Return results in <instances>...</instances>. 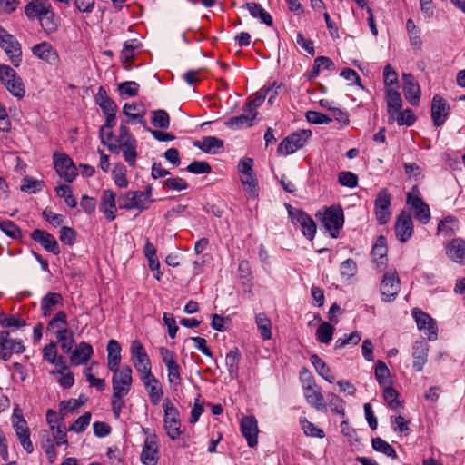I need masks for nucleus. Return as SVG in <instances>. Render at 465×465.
I'll list each match as a JSON object with an SVG mask.
<instances>
[{
  "label": "nucleus",
  "instance_id": "nucleus-62",
  "mask_svg": "<svg viewBox=\"0 0 465 465\" xmlns=\"http://www.w3.org/2000/svg\"><path fill=\"white\" fill-rule=\"evenodd\" d=\"M146 390L148 391V395L152 404L157 405L163 395V391L159 381H157L156 383H153L149 387H146Z\"/></svg>",
  "mask_w": 465,
  "mask_h": 465
},
{
  "label": "nucleus",
  "instance_id": "nucleus-61",
  "mask_svg": "<svg viewBox=\"0 0 465 465\" xmlns=\"http://www.w3.org/2000/svg\"><path fill=\"white\" fill-rule=\"evenodd\" d=\"M406 28L410 36L411 45L414 47H420L421 41L419 35V30L411 18L407 20Z\"/></svg>",
  "mask_w": 465,
  "mask_h": 465
},
{
  "label": "nucleus",
  "instance_id": "nucleus-7",
  "mask_svg": "<svg viewBox=\"0 0 465 465\" xmlns=\"http://www.w3.org/2000/svg\"><path fill=\"white\" fill-rule=\"evenodd\" d=\"M322 222L331 236L337 238L344 223L342 209L335 206L328 208L322 215Z\"/></svg>",
  "mask_w": 465,
  "mask_h": 465
},
{
  "label": "nucleus",
  "instance_id": "nucleus-60",
  "mask_svg": "<svg viewBox=\"0 0 465 465\" xmlns=\"http://www.w3.org/2000/svg\"><path fill=\"white\" fill-rule=\"evenodd\" d=\"M361 339V333L359 331H353L351 334L345 336L344 338H339L335 342L334 348L338 350L349 344L356 345L360 342Z\"/></svg>",
  "mask_w": 465,
  "mask_h": 465
},
{
  "label": "nucleus",
  "instance_id": "nucleus-6",
  "mask_svg": "<svg viewBox=\"0 0 465 465\" xmlns=\"http://www.w3.org/2000/svg\"><path fill=\"white\" fill-rule=\"evenodd\" d=\"M159 353L167 369L168 382L174 390H176L182 381L181 368L177 363L176 356L173 351L165 347H161L159 349Z\"/></svg>",
  "mask_w": 465,
  "mask_h": 465
},
{
  "label": "nucleus",
  "instance_id": "nucleus-20",
  "mask_svg": "<svg viewBox=\"0 0 465 465\" xmlns=\"http://www.w3.org/2000/svg\"><path fill=\"white\" fill-rule=\"evenodd\" d=\"M31 239L38 242L45 251L54 255L60 253V248L56 239L49 232L35 229L31 234Z\"/></svg>",
  "mask_w": 465,
  "mask_h": 465
},
{
  "label": "nucleus",
  "instance_id": "nucleus-37",
  "mask_svg": "<svg viewBox=\"0 0 465 465\" xmlns=\"http://www.w3.org/2000/svg\"><path fill=\"white\" fill-rule=\"evenodd\" d=\"M95 103L99 105L103 114L116 111V104L108 96L106 90L100 86L95 95Z\"/></svg>",
  "mask_w": 465,
  "mask_h": 465
},
{
  "label": "nucleus",
  "instance_id": "nucleus-57",
  "mask_svg": "<svg viewBox=\"0 0 465 465\" xmlns=\"http://www.w3.org/2000/svg\"><path fill=\"white\" fill-rule=\"evenodd\" d=\"M91 420V412H85L82 416L76 419V420L70 425L68 428L69 431H74L76 433L83 432L87 426L89 425Z\"/></svg>",
  "mask_w": 465,
  "mask_h": 465
},
{
  "label": "nucleus",
  "instance_id": "nucleus-56",
  "mask_svg": "<svg viewBox=\"0 0 465 465\" xmlns=\"http://www.w3.org/2000/svg\"><path fill=\"white\" fill-rule=\"evenodd\" d=\"M50 430L52 432V437L57 446L67 445V436L64 430V428L61 424L57 425H50Z\"/></svg>",
  "mask_w": 465,
  "mask_h": 465
},
{
  "label": "nucleus",
  "instance_id": "nucleus-51",
  "mask_svg": "<svg viewBox=\"0 0 465 465\" xmlns=\"http://www.w3.org/2000/svg\"><path fill=\"white\" fill-rule=\"evenodd\" d=\"M57 196L64 198L65 203L71 208L77 205L76 198L73 195L72 188L66 184L59 185L55 188Z\"/></svg>",
  "mask_w": 465,
  "mask_h": 465
},
{
  "label": "nucleus",
  "instance_id": "nucleus-64",
  "mask_svg": "<svg viewBox=\"0 0 465 465\" xmlns=\"http://www.w3.org/2000/svg\"><path fill=\"white\" fill-rule=\"evenodd\" d=\"M118 90L121 95L133 97L138 94L139 84L134 81L123 82L118 85Z\"/></svg>",
  "mask_w": 465,
  "mask_h": 465
},
{
  "label": "nucleus",
  "instance_id": "nucleus-39",
  "mask_svg": "<svg viewBox=\"0 0 465 465\" xmlns=\"http://www.w3.org/2000/svg\"><path fill=\"white\" fill-rule=\"evenodd\" d=\"M388 252L387 248V240L386 237L383 235H380L375 244L371 250V256L375 262H379V260L381 263H383V259L386 258Z\"/></svg>",
  "mask_w": 465,
  "mask_h": 465
},
{
  "label": "nucleus",
  "instance_id": "nucleus-55",
  "mask_svg": "<svg viewBox=\"0 0 465 465\" xmlns=\"http://www.w3.org/2000/svg\"><path fill=\"white\" fill-rule=\"evenodd\" d=\"M123 149V155L124 160L131 165H135V160L137 157V142L130 143H124V145H120Z\"/></svg>",
  "mask_w": 465,
  "mask_h": 465
},
{
  "label": "nucleus",
  "instance_id": "nucleus-18",
  "mask_svg": "<svg viewBox=\"0 0 465 465\" xmlns=\"http://www.w3.org/2000/svg\"><path fill=\"white\" fill-rule=\"evenodd\" d=\"M8 331H0V357L7 361L13 353H22L25 351L20 341L9 338Z\"/></svg>",
  "mask_w": 465,
  "mask_h": 465
},
{
  "label": "nucleus",
  "instance_id": "nucleus-14",
  "mask_svg": "<svg viewBox=\"0 0 465 465\" xmlns=\"http://www.w3.org/2000/svg\"><path fill=\"white\" fill-rule=\"evenodd\" d=\"M413 223L409 213L402 211L396 219L395 234L401 242H406L412 235Z\"/></svg>",
  "mask_w": 465,
  "mask_h": 465
},
{
  "label": "nucleus",
  "instance_id": "nucleus-44",
  "mask_svg": "<svg viewBox=\"0 0 465 465\" xmlns=\"http://www.w3.org/2000/svg\"><path fill=\"white\" fill-rule=\"evenodd\" d=\"M240 180L250 196H258V181L254 173L240 175Z\"/></svg>",
  "mask_w": 465,
  "mask_h": 465
},
{
  "label": "nucleus",
  "instance_id": "nucleus-11",
  "mask_svg": "<svg viewBox=\"0 0 465 465\" xmlns=\"http://www.w3.org/2000/svg\"><path fill=\"white\" fill-rule=\"evenodd\" d=\"M112 378L113 392L128 394L133 382L132 369L129 366L116 368Z\"/></svg>",
  "mask_w": 465,
  "mask_h": 465
},
{
  "label": "nucleus",
  "instance_id": "nucleus-5",
  "mask_svg": "<svg viewBox=\"0 0 465 465\" xmlns=\"http://www.w3.org/2000/svg\"><path fill=\"white\" fill-rule=\"evenodd\" d=\"M164 411V428L171 440H176L182 433L180 427L179 411L169 398L164 399L163 403Z\"/></svg>",
  "mask_w": 465,
  "mask_h": 465
},
{
  "label": "nucleus",
  "instance_id": "nucleus-48",
  "mask_svg": "<svg viewBox=\"0 0 465 465\" xmlns=\"http://www.w3.org/2000/svg\"><path fill=\"white\" fill-rule=\"evenodd\" d=\"M0 230L12 239H20L22 232L20 228L10 220H0Z\"/></svg>",
  "mask_w": 465,
  "mask_h": 465
},
{
  "label": "nucleus",
  "instance_id": "nucleus-15",
  "mask_svg": "<svg viewBox=\"0 0 465 465\" xmlns=\"http://www.w3.org/2000/svg\"><path fill=\"white\" fill-rule=\"evenodd\" d=\"M444 251L446 256L460 265H465V240L462 238H454L449 241L445 246Z\"/></svg>",
  "mask_w": 465,
  "mask_h": 465
},
{
  "label": "nucleus",
  "instance_id": "nucleus-40",
  "mask_svg": "<svg viewBox=\"0 0 465 465\" xmlns=\"http://www.w3.org/2000/svg\"><path fill=\"white\" fill-rule=\"evenodd\" d=\"M255 322L260 334L263 340L272 338V322L265 313H258L255 316Z\"/></svg>",
  "mask_w": 465,
  "mask_h": 465
},
{
  "label": "nucleus",
  "instance_id": "nucleus-58",
  "mask_svg": "<svg viewBox=\"0 0 465 465\" xmlns=\"http://www.w3.org/2000/svg\"><path fill=\"white\" fill-rule=\"evenodd\" d=\"M306 119L309 123L315 124H328L332 121V118L327 114L312 110L306 113Z\"/></svg>",
  "mask_w": 465,
  "mask_h": 465
},
{
  "label": "nucleus",
  "instance_id": "nucleus-34",
  "mask_svg": "<svg viewBox=\"0 0 465 465\" xmlns=\"http://www.w3.org/2000/svg\"><path fill=\"white\" fill-rule=\"evenodd\" d=\"M241 353L238 348L234 347L226 354L225 364L231 379L238 377L239 363Z\"/></svg>",
  "mask_w": 465,
  "mask_h": 465
},
{
  "label": "nucleus",
  "instance_id": "nucleus-33",
  "mask_svg": "<svg viewBox=\"0 0 465 465\" xmlns=\"http://www.w3.org/2000/svg\"><path fill=\"white\" fill-rule=\"evenodd\" d=\"M50 7L48 0H32L25 5V13L29 19L39 18Z\"/></svg>",
  "mask_w": 465,
  "mask_h": 465
},
{
  "label": "nucleus",
  "instance_id": "nucleus-32",
  "mask_svg": "<svg viewBox=\"0 0 465 465\" xmlns=\"http://www.w3.org/2000/svg\"><path fill=\"white\" fill-rule=\"evenodd\" d=\"M459 227L460 223L458 219L452 215H448L438 223V234L451 237L457 232Z\"/></svg>",
  "mask_w": 465,
  "mask_h": 465
},
{
  "label": "nucleus",
  "instance_id": "nucleus-12",
  "mask_svg": "<svg viewBox=\"0 0 465 465\" xmlns=\"http://www.w3.org/2000/svg\"><path fill=\"white\" fill-rule=\"evenodd\" d=\"M391 195L386 188L379 191L374 202L375 215L379 224L382 225L388 223L391 217Z\"/></svg>",
  "mask_w": 465,
  "mask_h": 465
},
{
  "label": "nucleus",
  "instance_id": "nucleus-21",
  "mask_svg": "<svg viewBox=\"0 0 465 465\" xmlns=\"http://www.w3.org/2000/svg\"><path fill=\"white\" fill-rule=\"evenodd\" d=\"M241 432L246 439L249 447L253 448L257 445L259 430L254 416H246L242 419Z\"/></svg>",
  "mask_w": 465,
  "mask_h": 465
},
{
  "label": "nucleus",
  "instance_id": "nucleus-9",
  "mask_svg": "<svg viewBox=\"0 0 465 465\" xmlns=\"http://www.w3.org/2000/svg\"><path fill=\"white\" fill-rule=\"evenodd\" d=\"M289 216L293 222L300 224L303 235L312 241L316 233V223L312 218L301 209H293L291 205H287Z\"/></svg>",
  "mask_w": 465,
  "mask_h": 465
},
{
  "label": "nucleus",
  "instance_id": "nucleus-1",
  "mask_svg": "<svg viewBox=\"0 0 465 465\" xmlns=\"http://www.w3.org/2000/svg\"><path fill=\"white\" fill-rule=\"evenodd\" d=\"M0 81L6 90L17 99L25 94V87L22 78L7 64H0Z\"/></svg>",
  "mask_w": 465,
  "mask_h": 465
},
{
  "label": "nucleus",
  "instance_id": "nucleus-17",
  "mask_svg": "<svg viewBox=\"0 0 465 465\" xmlns=\"http://www.w3.org/2000/svg\"><path fill=\"white\" fill-rule=\"evenodd\" d=\"M130 351L132 362L137 371H145L146 368L151 367L149 356L139 341H132Z\"/></svg>",
  "mask_w": 465,
  "mask_h": 465
},
{
  "label": "nucleus",
  "instance_id": "nucleus-36",
  "mask_svg": "<svg viewBox=\"0 0 465 465\" xmlns=\"http://www.w3.org/2000/svg\"><path fill=\"white\" fill-rule=\"evenodd\" d=\"M310 361L321 377H322L326 381L330 383L334 381V376L331 373V371L317 354H312L310 357Z\"/></svg>",
  "mask_w": 465,
  "mask_h": 465
},
{
  "label": "nucleus",
  "instance_id": "nucleus-26",
  "mask_svg": "<svg viewBox=\"0 0 465 465\" xmlns=\"http://www.w3.org/2000/svg\"><path fill=\"white\" fill-rule=\"evenodd\" d=\"M412 316L416 322L418 329L424 331L429 334V339L433 340L432 336L434 335V332L430 331L434 323L433 318L418 308H414L412 310Z\"/></svg>",
  "mask_w": 465,
  "mask_h": 465
},
{
  "label": "nucleus",
  "instance_id": "nucleus-47",
  "mask_svg": "<svg viewBox=\"0 0 465 465\" xmlns=\"http://www.w3.org/2000/svg\"><path fill=\"white\" fill-rule=\"evenodd\" d=\"M383 398L392 410H397L402 407L401 401L398 400L399 392L391 386H389V384L384 388Z\"/></svg>",
  "mask_w": 465,
  "mask_h": 465
},
{
  "label": "nucleus",
  "instance_id": "nucleus-28",
  "mask_svg": "<svg viewBox=\"0 0 465 465\" xmlns=\"http://www.w3.org/2000/svg\"><path fill=\"white\" fill-rule=\"evenodd\" d=\"M107 351V366L110 371H115L121 362V345L114 339H111L106 346Z\"/></svg>",
  "mask_w": 465,
  "mask_h": 465
},
{
  "label": "nucleus",
  "instance_id": "nucleus-2",
  "mask_svg": "<svg viewBox=\"0 0 465 465\" xmlns=\"http://www.w3.org/2000/svg\"><path fill=\"white\" fill-rule=\"evenodd\" d=\"M0 47L5 51L10 63L19 67L22 61V48L18 40L0 25Z\"/></svg>",
  "mask_w": 465,
  "mask_h": 465
},
{
  "label": "nucleus",
  "instance_id": "nucleus-38",
  "mask_svg": "<svg viewBox=\"0 0 465 465\" xmlns=\"http://www.w3.org/2000/svg\"><path fill=\"white\" fill-rule=\"evenodd\" d=\"M386 101L390 115H393V114L400 112L402 106V100L398 91L388 88L386 90Z\"/></svg>",
  "mask_w": 465,
  "mask_h": 465
},
{
  "label": "nucleus",
  "instance_id": "nucleus-31",
  "mask_svg": "<svg viewBox=\"0 0 465 465\" xmlns=\"http://www.w3.org/2000/svg\"><path fill=\"white\" fill-rule=\"evenodd\" d=\"M244 7L249 11L250 15L268 26L273 24L272 17L265 11L260 4L254 2L245 3Z\"/></svg>",
  "mask_w": 465,
  "mask_h": 465
},
{
  "label": "nucleus",
  "instance_id": "nucleus-29",
  "mask_svg": "<svg viewBox=\"0 0 465 465\" xmlns=\"http://www.w3.org/2000/svg\"><path fill=\"white\" fill-rule=\"evenodd\" d=\"M304 397L312 407L318 411H325L327 406L324 402V398L320 390L316 386L304 389Z\"/></svg>",
  "mask_w": 465,
  "mask_h": 465
},
{
  "label": "nucleus",
  "instance_id": "nucleus-45",
  "mask_svg": "<svg viewBox=\"0 0 465 465\" xmlns=\"http://www.w3.org/2000/svg\"><path fill=\"white\" fill-rule=\"evenodd\" d=\"M140 46L141 44L136 39L124 42L121 52V61L123 63L131 62L134 57V51L140 48Z\"/></svg>",
  "mask_w": 465,
  "mask_h": 465
},
{
  "label": "nucleus",
  "instance_id": "nucleus-43",
  "mask_svg": "<svg viewBox=\"0 0 465 465\" xmlns=\"http://www.w3.org/2000/svg\"><path fill=\"white\" fill-rule=\"evenodd\" d=\"M56 338L61 344L63 351L64 353L71 352L74 343L73 333L68 329L57 330Z\"/></svg>",
  "mask_w": 465,
  "mask_h": 465
},
{
  "label": "nucleus",
  "instance_id": "nucleus-49",
  "mask_svg": "<svg viewBox=\"0 0 465 465\" xmlns=\"http://www.w3.org/2000/svg\"><path fill=\"white\" fill-rule=\"evenodd\" d=\"M152 124L153 126L167 129L170 125V117L166 111L159 109L152 112Z\"/></svg>",
  "mask_w": 465,
  "mask_h": 465
},
{
  "label": "nucleus",
  "instance_id": "nucleus-54",
  "mask_svg": "<svg viewBox=\"0 0 465 465\" xmlns=\"http://www.w3.org/2000/svg\"><path fill=\"white\" fill-rule=\"evenodd\" d=\"M327 398L329 400V405L332 411L341 415V417L345 416V402L341 398L337 396L334 393H328Z\"/></svg>",
  "mask_w": 465,
  "mask_h": 465
},
{
  "label": "nucleus",
  "instance_id": "nucleus-53",
  "mask_svg": "<svg viewBox=\"0 0 465 465\" xmlns=\"http://www.w3.org/2000/svg\"><path fill=\"white\" fill-rule=\"evenodd\" d=\"M358 181V176L350 171H342L338 174V183L344 187L354 188Z\"/></svg>",
  "mask_w": 465,
  "mask_h": 465
},
{
  "label": "nucleus",
  "instance_id": "nucleus-19",
  "mask_svg": "<svg viewBox=\"0 0 465 465\" xmlns=\"http://www.w3.org/2000/svg\"><path fill=\"white\" fill-rule=\"evenodd\" d=\"M31 50L34 55L51 65H56L60 61L57 51L46 41L35 45Z\"/></svg>",
  "mask_w": 465,
  "mask_h": 465
},
{
  "label": "nucleus",
  "instance_id": "nucleus-25",
  "mask_svg": "<svg viewBox=\"0 0 465 465\" xmlns=\"http://www.w3.org/2000/svg\"><path fill=\"white\" fill-rule=\"evenodd\" d=\"M71 352L70 361L72 364L78 366L89 361L94 353V350L89 343L81 341Z\"/></svg>",
  "mask_w": 465,
  "mask_h": 465
},
{
  "label": "nucleus",
  "instance_id": "nucleus-10",
  "mask_svg": "<svg viewBox=\"0 0 465 465\" xmlns=\"http://www.w3.org/2000/svg\"><path fill=\"white\" fill-rule=\"evenodd\" d=\"M380 290L384 302L395 300L400 292V279L396 271L391 270L383 274Z\"/></svg>",
  "mask_w": 465,
  "mask_h": 465
},
{
  "label": "nucleus",
  "instance_id": "nucleus-50",
  "mask_svg": "<svg viewBox=\"0 0 465 465\" xmlns=\"http://www.w3.org/2000/svg\"><path fill=\"white\" fill-rule=\"evenodd\" d=\"M375 378L378 383L381 386H386L390 383V371L382 361H377L375 365Z\"/></svg>",
  "mask_w": 465,
  "mask_h": 465
},
{
  "label": "nucleus",
  "instance_id": "nucleus-42",
  "mask_svg": "<svg viewBox=\"0 0 465 465\" xmlns=\"http://www.w3.org/2000/svg\"><path fill=\"white\" fill-rule=\"evenodd\" d=\"M38 20L45 33L52 34L56 31L57 24L54 21V14L51 7L47 8L38 18Z\"/></svg>",
  "mask_w": 465,
  "mask_h": 465
},
{
  "label": "nucleus",
  "instance_id": "nucleus-52",
  "mask_svg": "<svg viewBox=\"0 0 465 465\" xmlns=\"http://www.w3.org/2000/svg\"><path fill=\"white\" fill-rule=\"evenodd\" d=\"M66 326V313L64 311H59L48 322L47 330L56 331L57 330L67 329Z\"/></svg>",
  "mask_w": 465,
  "mask_h": 465
},
{
  "label": "nucleus",
  "instance_id": "nucleus-24",
  "mask_svg": "<svg viewBox=\"0 0 465 465\" xmlns=\"http://www.w3.org/2000/svg\"><path fill=\"white\" fill-rule=\"evenodd\" d=\"M193 145L211 154L219 153L223 150V141L215 136H204L202 140L194 141Z\"/></svg>",
  "mask_w": 465,
  "mask_h": 465
},
{
  "label": "nucleus",
  "instance_id": "nucleus-63",
  "mask_svg": "<svg viewBox=\"0 0 465 465\" xmlns=\"http://www.w3.org/2000/svg\"><path fill=\"white\" fill-rule=\"evenodd\" d=\"M0 324L3 327H16L20 328L25 326V321L21 320L15 315H5L4 313H0Z\"/></svg>",
  "mask_w": 465,
  "mask_h": 465
},
{
  "label": "nucleus",
  "instance_id": "nucleus-3",
  "mask_svg": "<svg viewBox=\"0 0 465 465\" xmlns=\"http://www.w3.org/2000/svg\"><path fill=\"white\" fill-rule=\"evenodd\" d=\"M406 204L413 211L414 217L420 223L426 224L430 220L429 205L421 199L417 185H414L407 193Z\"/></svg>",
  "mask_w": 465,
  "mask_h": 465
},
{
  "label": "nucleus",
  "instance_id": "nucleus-4",
  "mask_svg": "<svg viewBox=\"0 0 465 465\" xmlns=\"http://www.w3.org/2000/svg\"><path fill=\"white\" fill-rule=\"evenodd\" d=\"M312 136L310 130H300L285 137L279 144L277 152L282 155L294 153L302 148Z\"/></svg>",
  "mask_w": 465,
  "mask_h": 465
},
{
  "label": "nucleus",
  "instance_id": "nucleus-35",
  "mask_svg": "<svg viewBox=\"0 0 465 465\" xmlns=\"http://www.w3.org/2000/svg\"><path fill=\"white\" fill-rule=\"evenodd\" d=\"M257 115V112H248L247 114H242L241 115L232 117L225 122V125L231 128L239 129L243 126H252L253 120Z\"/></svg>",
  "mask_w": 465,
  "mask_h": 465
},
{
  "label": "nucleus",
  "instance_id": "nucleus-27",
  "mask_svg": "<svg viewBox=\"0 0 465 465\" xmlns=\"http://www.w3.org/2000/svg\"><path fill=\"white\" fill-rule=\"evenodd\" d=\"M413 352V368L417 371H420L427 361L428 356V346L427 342L422 341H417L412 347Z\"/></svg>",
  "mask_w": 465,
  "mask_h": 465
},
{
  "label": "nucleus",
  "instance_id": "nucleus-30",
  "mask_svg": "<svg viewBox=\"0 0 465 465\" xmlns=\"http://www.w3.org/2000/svg\"><path fill=\"white\" fill-rule=\"evenodd\" d=\"M63 297L58 292H48L41 300V310L43 316H50L55 310L57 304L61 303Z\"/></svg>",
  "mask_w": 465,
  "mask_h": 465
},
{
  "label": "nucleus",
  "instance_id": "nucleus-41",
  "mask_svg": "<svg viewBox=\"0 0 465 465\" xmlns=\"http://www.w3.org/2000/svg\"><path fill=\"white\" fill-rule=\"evenodd\" d=\"M371 445L376 451L383 453L392 460H396L398 458L393 447L380 437L372 439Z\"/></svg>",
  "mask_w": 465,
  "mask_h": 465
},
{
  "label": "nucleus",
  "instance_id": "nucleus-23",
  "mask_svg": "<svg viewBox=\"0 0 465 465\" xmlns=\"http://www.w3.org/2000/svg\"><path fill=\"white\" fill-rule=\"evenodd\" d=\"M402 82L405 99L411 105H418L420 97V91L418 83L415 82L414 77L411 74H403Z\"/></svg>",
  "mask_w": 465,
  "mask_h": 465
},
{
  "label": "nucleus",
  "instance_id": "nucleus-8",
  "mask_svg": "<svg viewBox=\"0 0 465 465\" xmlns=\"http://www.w3.org/2000/svg\"><path fill=\"white\" fill-rule=\"evenodd\" d=\"M54 166L60 177L67 183H72L77 176L76 167L73 160L64 153H54Z\"/></svg>",
  "mask_w": 465,
  "mask_h": 465
},
{
  "label": "nucleus",
  "instance_id": "nucleus-22",
  "mask_svg": "<svg viewBox=\"0 0 465 465\" xmlns=\"http://www.w3.org/2000/svg\"><path fill=\"white\" fill-rule=\"evenodd\" d=\"M115 193L110 190L103 191L100 199L99 210L104 213L105 219L108 222H112L115 219L116 201Z\"/></svg>",
  "mask_w": 465,
  "mask_h": 465
},
{
  "label": "nucleus",
  "instance_id": "nucleus-46",
  "mask_svg": "<svg viewBox=\"0 0 465 465\" xmlns=\"http://www.w3.org/2000/svg\"><path fill=\"white\" fill-rule=\"evenodd\" d=\"M333 331L334 328L331 323L327 322H322L316 331L318 341L325 344L330 343L332 340Z\"/></svg>",
  "mask_w": 465,
  "mask_h": 465
},
{
  "label": "nucleus",
  "instance_id": "nucleus-59",
  "mask_svg": "<svg viewBox=\"0 0 465 465\" xmlns=\"http://www.w3.org/2000/svg\"><path fill=\"white\" fill-rule=\"evenodd\" d=\"M186 170L195 174L210 173L212 172L211 165L204 161H193L186 167Z\"/></svg>",
  "mask_w": 465,
  "mask_h": 465
},
{
  "label": "nucleus",
  "instance_id": "nucleus-16",
  "mask_svg": "<svg viewBox=\"0 0 465 465\" xmlns=\"http://www.w3.org/2000/svg\"><path fill=\"white\" fill-rule=\"evenodd\" d=\"M142 197V191H128L118 198L119 208L125 210L136 209L143 212L148 209Z\"/></svg>",
  "mask_w": 465,
  "mask_h": 465
},
{
  "label": "nucleus",
  "instance_id": "nucleus-13",
  "mask_svg": "<svg viewBox=\"0 0 465 465\" xmlns=\"http://www.w3.org/2000/svg\"><path fill=\"white\" fill-rule=\"evenodd\" d=\"M159 444L155 433H149L145 437L141 453V461L144 465H156L158 460Z\"/></svg>",
  "mask_w": 465,
  "mask_h": 465
}]
</instances>
